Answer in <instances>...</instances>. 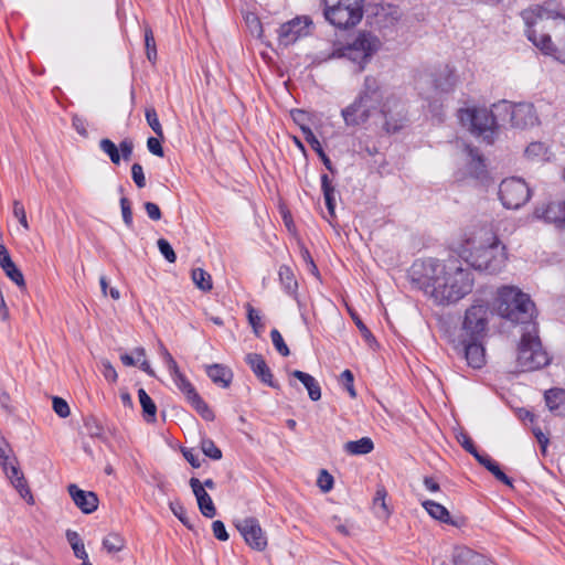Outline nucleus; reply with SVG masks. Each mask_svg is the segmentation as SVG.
<instances>
[{
	"label": "nucleus",
	"instance_id": "60",
	"mask_svg": "<svg viewBox=\"0 0 565 565\" xmlns=\"http://www.w3.org/2000/svg\"><path fill=\"white\" fill-rule=\"evenodd\" d=\"M8 451H10L9 444L4 438H0V465L2 469H8L9 459H11Z\"/></svg>",
	"mask_w": 565,
	"mask_h": 565
},
{
	"label": "nucleus",
	"instance_id": "54",
	"mask_svg": "<svg viewBox=\"0 0 565 565\" xmlns=\"http://www.w3.org/2000/svg\"><path fill=\"white\" fill-rule=\"evenodd\" d=\"M489 467L487 468L499 481L507 486H512V480L509 478L500 468L497 461L488 462Z\"/></svg>",
	"mask_w": 565,
	"mask_h": 565
},
{
	"label": "nucleus",
	"instance_id": "37",
	"mask_svg": "<svg viewBox=\"0 0 565 565\" xmlns=\"http://www.w3.org/2000/svg\"><path fill=\"white\" fill-rule=\"evenodd\" d=\"M84 427L86 433L92 438L104 439L105 438V429L102 422L94 415H89L84 419Z\"/></svg>",
	"mask_w": 565,
	"mask_h": 565
},
{
	"label": "nucleus",
	"instance_id": "33",
	"mask_svg": "<svg viewBox=\"0 0 565 565\" xmlns=\"http://www.w3.org/2000/svg\"><path fill=\"white\" fill-rule=\"evenodd\" d=\"M524 153L529 160L541 162V161L548 160L550 152H548V148L545 143L535 141V142H531L526 147Z\"/></svg>",
	"mask_w": 565,
	"mask_h": 565
},
{
	"label": "nucleus",
	"instance_id": "3",
	"mask_svg": "<svg viewBox=\"0 0 565 565\" xmlns=\"http://www.w3.org/2000/svg\"><path fill=\"white\" fill-rule=\"evenodd\" d=\"M425 274L420 285L426 295L438 305L455 303L471 292L473 277L469 267L458 258L445 262L428 259L424 263Z\"/></svg>",
	"mask_w": 565,
	"mask_h": 565
},
{
	"label": "nucleus",
	"instance_id": "51",
	"mask_svg": "<svg viewBox=\"0 0 565 565\" xmlns=\"http://www.w3.org/2000/svg\"><path fill=\"white\" fill-rule=\"evenodd\" d=\"M158 248L162 256L169 262L174 263L177 260V255L170 245V243L164 238H159L157 242Z\"/></svg>",
	"mask_w": 565,
	"mask_h": 565
},
{
	"label": "nucleus",
	"instance_id": "30",
	"mask_svg": "<svg viewBox=\"0 0 565 565\" xmlns=\"http://www.w3.org/2000/svg\"><path fill=\"white\" fill-rule=\"evenodd\" d=\"M321 190L323 192L328 213L332 218L335 216V189L332 185L330 178L326 173L321 175Z\"/></svg>",
	"mask_w": 565,
	"mask_h": 565
},
{
	"label": "nucleus",
	"instance_id": "34",
	"mask_svg": "<svg viewBox=\"0 0 565 565\" xmlns=\"http://www.w3.org/2000/svg\"><path fill=\"white\" fill-rule=\"evenodd\" d=\"M193 284L202 291L212 290L213 282L211 275L203 268H194L191 273Z\"/></svg>",
	"mask_w": 565,
	"mask_h": 565
},
{
	"label": "nucleus",
	"instance_id": "13",
	"mask_svg": "<svg viewBox=\"0 0 565 565\" xmlns=\"http://www.w3.org/2000/svg\"><path fill=\"white\" fill-rule=\"evenodd\" d=\"M236 527L244 537L246 544L253 550L264 551L266 548L267 536L256 518L249 516L239 520L236 523Z\"/></svg>",
	"mask_w": 565,
	"mask_h": 565
},
{
	"label": "nucleus",
	"instance_id": "11",
	"mask_svg": "<svg viewBox=\"0 0 565 565\" xmlns=\"http://www.w3.org/2000/svg\"><path fill=\"white\" fill-rule=\"evenodd\" d=\"M459 119L463 125L469 124L472 132L484 138H489L495 127V117L487 108L460 109Z\"/></svg>",
	"mask_w": 565,
	"mask_h": 565
},
{
	"label": "nucleus",
	"instance_id": "25",
	"mask_svg": "<svg viewBox=\"0 0 565 565\" xmlns=\"http://www.w3.org/2000/svg\"><path fill=\"white\" fill-rule=\"evenodd\" d=\"M544 399L548 409L557 415H565V390L550 388L544 394Z\"/></svg>",
	"mask_w": 565,
	"mask_h": 565
},
{
	"label": "nucleus",
	"instance_id": "38",
	"mask_svg": "<svg viewBox=\"0 0 565 565\" xmlns=\"http://www.w3.org/2000/svg\"><path fill=\"white\" fill-rule=\"evenodd\" d=\"M66 539H67V542L70 543V545L72 546L74 555L77 558H87L88 554L85 550V545H84L79 534L76 531L67 530Z\"/></svg>",
	"mask_w": 565,
	"mask_h": 565
},
{
	"label": "nucleus",
	"instance_id": "26",
	"mask_svg": "<svg viewBox=\"0 0 565 565\" xmlns=\"http://www.w3.org/2000/svg\"><path fill=\"white\" fill-rule=\"evenodd\" d=\"M302 132L305 135L306 141L310 145L312 150L319 156L321 159L323 166L329 170L331 173H335L337 170L333 167L330 158L326 154L320 141L316 137V135L312 132V130L308 127H302Z\"/></svg>",
	"mask_w": 565,
	"mask_h": 565
},
{
	"label": "nucleus",
	"instance_id": "57",
	"mask_svg": "<svg viewBox=\"0 0 565 565\" xmlns=\"http://www.w3.org/2000/svg\"><path fill=\"white\" fill-rule=\"evenodd\" d=\"M13 214L19 220L20 224L29 230V223L26 220V214L23 204L20 201L13 202Z\"/></svg>",
	"mask_w": 565,
	"mask_h": 565
},
{
	"label": "nucleus",
	"instance_id": "47",
	"mask_svg": "<svg viewBox=\"0 0 565 565\" xmlns=\"http://www.w3.org/2000/svg\"><path fill=\"white\" fill-rule=\"evenodd\" d=\"M145 46L148 60L154 62L157 58V49L154 36L150 28L145 29Z\"/></svg>",
	"mask_w": 565,
	"mask_h": 565
},
{
	"label": "nucleus",
	"instance_id": "14",
	"mask_svg": "<svg viewBox=\"0 0 565 565\" xmlns=\"http://www.w3.org/2000/svg\"><path fill=\"white\" fill-rule=\"evenodd\" d=\"M310 20L307 17H297L286 23H282L278 29V41L282 46L294 44L299 38L308 34V26Z\"/></svg>",
	"mask_w": 565,
	"mask_h": 565
},
{
	"label": "nucleus",
	"instance_id": "17",
	"mask_svg": "<svg viewBox=\"0 0 565 565\" xmlns=\"http://www.w3.org/2000/svg\"><path fill=\"white\" fill-rule=\"evenodd\" d=\"M534 216L557 226L565 224V200L550 202L535 207Z\"/></svg>",
	"mask_w": 565,
	"mask_h": 565
},
{
	"label": "nucleus",
	"instance_id": "2",
	"mask_svg": "<svg viewBox=\"0 0 565 565\" xmlns=\"http://www.w3.org/2000/svg\"><path fill=\"white\" fill-rule=\"evenodd\" d=\"M525 35L543 54L565 64V13L553 0L533 4L520 13Z\"/></svg>",
	"mask_w": 565,
	"mask_h": 565
},
{
	"label": "nucleus",
	"instance_id": "16",
	"mask_svg": "<svg viewBox=\"0 0 565 565\" xmlns=\"http://www.w3.org/2000/svg\"><path fill=\"white\" fill-rule=\"evenodd\" d=\"M6 476L10 480L11 484L17 489L20 493L21 498H23L29 504L34 503V499L32 492L29 488L28 481L24 478V475L20 470L18 460L15 457L9 459L8 469H3Z\"/></svg>",
	"mask_w": 565,
	"mask_h": 565
},
{
	"label": "nucleus",
	"instance_id": "28",
	"mask_svg": "<svg viewBox=\"0 0 565 565\" xmlns=\"http://www.w3.org/2000/svg\"><path fill=\"white\" fill-rule=\"evenodd\" d=\"M374 449V443L370 437H362L359 440H350L343 445V450L351 456L367 455Z\"/></svg>",
	"mask_w": 565,
	"mask_h": 565
},
{
	"label": "nucleus",
	"instance_id": "5",
	"mask_svg": "<svg viewBox=\"0 0 565 565\" xmlns=\"http://www.w3.org/2000/svg\"><path fill=\"white\" fill-rule=\"evenodd\" d=\"M497 308L501 317L515 323L530 322L535 310L529 295L513 286H503L498 289Z\"/></svg>",
	"mask_w": 565,
	"mask_h": 565
},
{
	"label": "nucleus",
	"instance_id": "35",
	"mask_svg": "<svg viewBox=\"0 0 565 565\" xmlns=\"http://www.w3.org/2000/svg\"><path fill=\"white\" fill-rule=\"evenodd\" d=\"M175 386L184 394L186 401L198 392L185 375L178 369L177 373H170Z\"/></svg>",
	"mask_w": 565,
	"mask_h": 565
},
{
	"label": "nucleus",
	"instance_id": "31",
	"mask_svg": "<svg viewBox=\"0 0 565 565\" xmlns=\"http://www.w3.org/2000/svg\"><path fill=\"white\" fill-rule=\"evenodd\" d=\"M278 276L282 288L286 294L295 297L298 290V282L294 275L292 269L287 265H281L278 270Z\"/></svg>",
	"mask_w": 565,
	"mask_h": 565
},
{
	"label": "nucleus",
	"instance_id": "27",
	"mask_svg": "<svg viewBox=\"0 0 565 565\" xmlns=\"http://www.w3.org/2000/svg\"><path fill=\"white\" fill-rule=\"evenodd\" d=\"M291 375L299 380L308 391L311 401H319L321 398V387L317 380L310 374L295 370Z\"/></svg>",
	"mask_w": 565,
	"mask_h": 565
},
{
	"label": "nucleus",
	"instance_id": "39",
	"mask_svg": "<svg viewBox=\"0 0 565 565\" xmlns=\"http://www.w3.org/2000/svg\"><path fill=\"white\" fill-rule=\"evenodd\" d=\"M99 148L105 152L114 164H119L121 157L119 147H117L110 139L104 138L99 141Z\"/></svg>",
	"mask_w": 565,
	"mask_h": 565
},
{
	"label": "nucleus",
	"instance_id": "12",
	"mask_svg": "<svg viewBox=\"0 0 565 565\" xmlns=\"http://www.w3.org/2000/svg\"><path fill=\"white\" fill-rule=\"evenodd\" d=\"M430 82L438 93H450L455 89L458 83V76L454 67L449 64L439 65L436 70L429 73H423L417 79V85Z\"/></svg>",
	"mask_w": 565,
	"mask_h": 565
},
{
	"label": "nucleus",
	"instance_id": "63",
	"mask_svg": "<svg viewBox=\"0 0 565 565\" xmlns=\"http://www.w3.org/2000/svg\"><path fill=\"white\" fill-rule=\"evenodd\" d=\"M351 317L355 323V326L358 327V329L360 330L362 337L366 340V341H370V340H374V337L372 335L371 331L367 329V327L362 322V320L359 318V316L354 315V313H351Z\"/></svg>",
	"mask_w": 565,
	"mask_h": 565
},
{
	"label": "nucleus",
	"instance_id": "55",
	"mask_svg": "<svg viewBox=\"0 0 565 565\" xmlns=\"http://www.w3.org/2000/svg\"><path fill=\"white\" fill-rule=\"evenodd\" d=\"M131 178L139 189L146 186V178L142 166L140 163H134L131 166Z\"/></svg>",
	"mask_w": 565,
	"mask_h": 565
},
{
	"label": "nucleus",
	"instance_id": "62",
	"mask_svg": "<svg viewBox=\"0 0 565 565\" xmlns=\"http://www.w3.org/2000/svg\"><path fill=\"white\" fill-rule=\"evenodd\" d=\"M458 443L461 445V447L468 451L469 454L473 455L476 451H477V448L472 441V439L470 438L469 435H467L466 433H461L458 437Z\"/></svg>",
	"mask_w": 565,
	"mask_h": 565
},
{
	"label": "nucleus",
	"instance_id": "53",
	"mask_svg": "<svg viewBox=\"0 0 565 565\" xmlns=\"http://www.w3.org/2000/svg\"><path fill=\"white\" fill-rule=\"evenodd\" d=\"M52 403H53L54 412L61 418H66L67 416H70V413H71L70 406L65 399H63L62 397L55 396V397H53Z\"/></svg>",
	"mask_w": 565,
	"mask_h": 565
},
{
	"label": "nucleus",
	"instance_id": "8",
	"mask_svg": "<svg viewBox=\"0 0 565 565\" xmlns=\"http://www.w3.org/2000/svg\"><path fill=\"white\" fill-rule=\"evenodd\" d=\"M326 20L338 29H351L363 18L364 0H323Z\"/></svg>",
	"mask_w": 565,
	"mask_h": 565
},
{
	"label": "nucleus",
	"instance_id": "44",
	"mask_svg": "<svg viewBox=\"0 0 565 565\" xmlns=\"http://www.w3.org/2000/svg\"><path fill=\"white\" fill-rule=\"evenodd\" d=\"M2 269L7 277H9L20 289L25 288L24 276L13 262L8 267Z\"/></svg>",
	"mask_w": 565,
	"mask_h": 565
},
{
	"label": "nucleus",
	"instance_id": "58",
	"mask_svg": "<svg viewBox=\"0 0 565 565\" xmlns=\"http://www.w3.org/2000/svg\"><path fill=\"white\" fill-rule=\"evenodd\" d=\"M160 139L161 138H159L158 136L149 137L147 140V148L152 154L163 157L164 152Z\"/></svg>",
	"mask_w": 565,
	"mask_h": 565
},
{
	"label": "nucleus",
	"instance_id": "29",
	"mask_svg": "<svg viewBox=\"0 0 565 565\" xmlns=\"http://www.w3.org/2000/svg\"><path fill=\"white\" fill-rule=\"evenodd\" d=\"M423 508L427 511V513L434 518L446 524H455L450 518L449 511L440 503L435 502L433 500H425L422 503Z\"/></svg>",
	"mask_w": 565,
	"mask_h": 565
},
{
	"label": "nucleus",
	"instance_id": "59",
	"mask_svg": "<svg viewBox=\"0 0 565 565\" xmlns=\"http://www.w3.org/2000/svg\"><path fill=\"white\" fill-rule=\"evenodd\" d=\"M212 531L214 536L220 541H227L228 540V533L225 529V525L222 521L216 520L212 523Z\"/></svg>",
	"mask_w": 565,
	"mask_h": 565
},
{
	"label": "nucleus",
	"instance_id": "45",
	"mask_svg": "<svg viewBox=\"0 0 565 565\" xmlns=\"http://www.w3.org/2000/svg\"><path fill=\"white\" fill-rule=\"evenodd\" d=\"M170 510L172 513L180 520V522L185 525L188 529H192V524L188 516L186 509L180 501H171L169 503Z\"/></svg>",
	"mask_w": 565,
	"mask_h": 565
},
{
	"label": "nucleus",
	"instance_id": "10",
	"mask_svg": "<svg viewBox=\"0 0 565 565\" xmlns=\"http://www.w3.org/2000/svg\"><path fill=\"white\" fill-rule=\"evenodd\" d=\"M530 196V188L521 178H508L500 183L499 198L507 209H520Z\"/></svg>",
	"mask_w": 565,
	"mask_h": 565
},
{
	"label": "nucleus",
	"instance_id": "4",
	"mask_svg": "<svg viewBox=\"0 0 565 565\" xmlns=\"http://www.w3.org/2000/svg\"><path fill=\"white\" fill-rule=\"evenodd\" d=\"M382 42L372 32L361 31L347 44L335 42L332 46L330 57H345L356 65L359 73L363 72L372 57L380 51Z\"/></svg>",
	"mask_w": 565,
	"mask_h": 565
},
{
	"label": "nucleus",
	"instance_id": "18",
	"mask_svg": "<svg viewBox=\"0 0 565 565\" xmlns=\"http://www.w3.org/2000/svg\"><path fill=\"white\" fill-rule=\"evenodd\" d=\"M461 345L468 365L473 369H481L486 363V354L482 340L462 338Z\"/></svg>",
	"mask_w": 565,
	"mask_h": 565
},
{
	"label": "nucleus",
	"instance_id": "41",
	"mask_svg": "<svg viewBox=\"0 0 565 565\" xmlns=\"http://www.w3.org/2000/svg\"><path fill=\"white\" fill-rule=\"evenodd\" d=\"M246 310H247L248 323L252 326L255 335L259 337L260 332H262V330L264 328V324L262 322V316H260L259 311H257L249 303H247Z\"/></svg>",
	"mask_w": 565,
	"mask_h": 565
},
{
	"label": "nucleus",
	"instance_id": "56",
	"mask_svg": "<svg viewBox=\"0 0 565 565\" xmlns=\"http://www.w3.org/2000/svg\"><path fill=\"white\" fill-rule=\"evenodd\" d=\"M160 353L161 356L167 365V369L169 373H177L178 372V364L173 356L170 354V352L167 350V348L163 344H160Z\"/></svg>",
	"mask_w": 565,
	"mask_h": 565
},
{
	"label": "nucleus",
	"instance_id": "32",
	"mask_svg": "<svg viewBox=\"0 0 565 565\" xmlns=\"http://www.w3.org/2000/svg\"><path fill=\"white\" fill-rule=\"evenodd\" d=\"M138 397L142 407V414L147 423H154L157 419V406L143 388H139Z\"/></svg>",
	"mask_w": 565,
	"mask_h": 565
},
{
	"label": "nucleus",
	"instance_id": "15",
	"mask_svg": "<svg viewBox=\"0 0 565 565\" xmlns=\"http://www.w3.org/2000/svg\"><path fill=\"white\" fill-rule=\"evenodd\" d=\"M466 150L468 161L465 169L458 172L457 180L463 181L471 178L476 181H483L488 174L483 157L479 153L477 148L471 146H467Z\"/></svg>",
	"mask_w": 565,
	"mask_h": 565
},
{
	"label": "nucleus",
	"instance_id": "1",
	"mask_svg": "<svg viewBox=\"0 0 565 565\" xmlns=\"http://www.w3.org/2000/svg\"><path fill=\"white\" fill-rule=\"evenodd\" d=\"M376 109H380L384 117V128L387 132L398 131L408 121L405 104L393 94L384 96L379 79L369 75L364 78L358 97L342 109L341 115L347 126H360L365 124Z\"/></svg>",
	"mask_w": 565,
	"mask_h": 565
},
{
	"label": "nucleus",
	"instance_id": "9",
	"mask_svg": "<svg viewBox=\"0 0 565 565\" xmlns=\"http://www.w3.org/2000/svg\"><path fill=\"white\" fill-rule=\"evenodd\" d=\"M489 321V307L482 301L472 303L465 313L461 338L482 340Z\"/></svg>",
	"mask_w": 565,
	"mask_h": 565
},
{
	"label": "nucleus",
	"instance_id": "64",
	"mask_svg": "<svg viewBox=\"0 0 565 565\" xmlns=\"http://www.w3.org/2000/svg\"><path fill=\"white\" fill-rule=\"evenodd\" d=\"M145 210L147 212V215L152 221H159L161 218V211L160 207L153 203V202H146L145 203Z\"/></svg>",
	"mask_w": 565,
	"mask_h": 565
},
{
	"label": "nucleus",
	"instance_id": "46",
	"mask_svg": "<svg viewBox=\"0 0 565 565\" xmlns=\"http://www.w3.org/2000/svg\"><path fill=\"white\" fill-rule=\"evenodd\" d=\"M387 491L383 486H380L376 489L375 497L373 499V503L375 507H380L382 509V516L388 518L392 511L388 509L386 504Z\"/></svg>",
	"mask_w": 565,
	"mask_h": 565
},
{
	"label": "nucleus",
	"instance_id": "23",
	"mask_svg": "<svg viewBox=\"0 0 565 565\" xmlns=\"http://www.w3.org/2000/svg\"><path fill=\"white\" fill-rule=\"evenodd\" d=\"M536 120L534 108L531 104H519L511 113V121L514 126L524 128Z\"/></svg>",
	"mask_w": 565,
	"mask_h": 565
},
{
	"label": "nucleus",
	"instance_id": "42",
	"mask_svg": "<svg viewBox=\"0 0 565 565\" xmlns=\"http://www.w3.org/2000/svg\"><path fill=\"white\" fill-rule=\"evenodd\" d=\"M125 546L124 539L118 534H109L103 540V547L108 553L120 552Z\"/></svg>",
	"mask_w": 565,
	"mask_h": 565
},
{
	"label": "nucleus",
	"instance_id": "49",
	"mask_svg": "<svg viewBox=\"0 0 565 565\" xmlns=\"http://www.w3.org/2000/svg\"><path fill=\"white\" fill-rule=\"evenodd\" d=\"M334 479L333 477L324 469L320 470L317 484L320 490L324 493L329 492L333 488Z\"/></svg>",
	"mask_w": 565,
	"mask_h": 565
},
{
	"label": "nucleus",
	"instance_id": "43",
	"mask_svg": "<svg viewBox=\"0 0 565 565\" xmlns=\"http://www.w3.org/2000/svg\"><path fill=\"white\" fill-rule=\"evenodd\" d=\"M201 449L206 457L213 460H220L222 458V450L210 438H203L201 440Z\"/></svg>",
	"mask_w": 565,
	"mask_h": 565
},
{
	"label": "nucleus",
	"instance_id": "24",
	"mask_svg": "<svg viewBox=\"0 0 565 565\" xmlns=\"http://www.w3.org/2000/svg\"><path fill=\"white\" fill-rule=\"evenodd\" d=\"M484 556L468 548L458 547L452 555V565H484Z\"/></svg>",
	"mask_w": 565,
	"mask_h": 565
},
{
	"label": "nucleus",
	"instance_id": "7",
	"mask_svg": "<svg viewBox=\"0 0 565 565\" xmlns=\"http://www.w3.org/2000/svg\"><path fill=\"white\" fill-rule=\"evenodd\" d=\"M516 363L522 372L540 370L550 363V356L542 347L535 324L529 326L522 333Z\"/></svg>",
	"mask_w": 565,
	"mask_h": 565
},
{
	"label": "nucleus",
	"instance_id": "61",
	"mask_svg": "<svg viewBox=\"0 0 565 565\" xmlns=\"http://www.w3.org/2000/svg\"><path fill=\"white\" fill-rule=\"evenodd\" d=\"M134 151V142L126 138L119 143V153L124 160H129Z\"/></svg>",
	"mask_w": 565,
	"mask_h": 565
},
{
	"label": "nucleus",
	"instance_id": "40",
	"mask_svg": "<svg viewBox=\"0 0 565 565\" xmlns=\"http://www.w3.org/2000/svg\"><path fill=\"white\" fill-rule=\"evenodd\" d=\"M145 116H146L147 124L153 130L156 136H158L159 138H163V129L159 121V118H158L154 107H152V106L147 107L145 110Z\"/></svg>",
	"mask_w": 565,
	"mask_h": 565
},
{
	"label": "nucleus",
	"instance_id": "6",
	"mask_svg": "<svg viewBox=\"0 0 565 565\" xmlns=\"http://www.w3.org/2000/svg\"><path fill=\"white\" fill-rule=\"evenodd\" d=\"M480 232L483 234L482 237H487L488 244L475 247L470 252L471 266L491 275L498 274L505 267L508 259L505 246L491 230L482 228Z\"/></svg>",
	"mask_w": 565,
	"mask_h": 565
},
{
	"label": "nucleus",
	"instance_id": "20",
	"mask_svg": "<svg viewBox=\"0 0 565 565\" xmlns=\"http://www.w3.org/2000/svg\"><path fill=\"white\" fill-rule=\"evenodd\" d=\"M245 361L253 371V373L264 384L274 388L278 387V384L274 381V375L263 355L258 353H248L245 358Z\"/></svg>",
	"mask_w": 565,
	"mask_h": 565
},
{
	"label": "nucleus",
	"instance_id": "50",
	"mask_svg": "<svg viewBox=\"0 0 565 565\" xmlns=\"http://www.w3.org/2000/svg\"><path fill=\"white\" fill-rule=\"evenodd\" d=\"M354 376L350 370H344L340 375V383L347 390L349 395L354 398L356 396V392L353 385Z\"/></svg>",
	"mask_w": 565,
	"mask_h": 565
},
{
	"label": "nucleus",
	"instance_id": "21",
	"mask_svg": "<svg viewBox=\"0 0 565 565\" xmlns=\"http://www.w3.org/2000/svg\"><path fill=\"white\" fill-rule=\"evenodd\" d=\"M189 483L196 498L200 512L205 518H214L216 515V508L210 494L204 489V486H202V482L198 478H191Z\"/></svg>",
	"mask_w": 565,
	"mask_h": 565
},
{
	"label": "nucleus",
	"instance_id": "19",
	"mask_svg": "<svg viewBox=\"0 0 565 565\" xmlns=\"http://www.w3.org/2000/svg\"><path fill=\"white\" fill-rule=\"evenodd\" d=\"M67 491L75 505L85 514L93 513L98 508V498L92 491H84L76 484H70Z\"/></svg>",
	"mask_w": 565,
	"mask_h": 565
},
{
	"label": "nucleus",
	"instance_id": "52",
	"mask_svg": "<svg viewBox=\"0 0 565 565\" xmlns=\"http://www.w3.org/2000/svg\"><path fill=\"white\" fill-rule=\"evenodd\" d=\"M120 207H121V214L124 223L128 228H132V210L130 201L127 198L120 199Z\"/></svg>",
	"mask_w": 565,
	"mask_h": 565
},
{
	"label": "nucleus",
	"instance_id": "48",
	"mask_svg": "<svg viewBox=\"0 0 565 565\" xmlns=\"http://www.w3.org/2000/svg\"><path fill=\"white\" fill-rule=\"evenodd\" d=\"M270 339L275 349L282 355L288 356L290 354L288 345L285 343L281 333L277 329L270 331Z\"/></svg>",
	"mask_w": 565,
	"mask_h": 565
},
{
	"label": "nucleus",
	"instance_id": "22",
	"mask_svg": "<svg viewBox=\"0 0 565 565\" xmlns=\"http://www.w3.org/2000/svg\"><path fill=\"white\" fill-rule=\"evenodd\" d=\"M206 374L217 386L227 388L233 381V371L223 364L214 363L206 366Z\"/></svg>",
	"mask_w": 565,
	"mask_h": 565
},
{
	"label": "nucleus",
	"instance_id": "36",
	"mask_svg": "<svg viewBox=\"0 0 565 565\" xmlns=\"http://www.w3.org/2000/svg\"><path fill=\"white\" fill-rule=\"evenodd\" d=\"M191 406L200 414V416L207 420L212 422L215 418L213 411L209 407V405L202 399V397L196 393L192 397L188 399Z\"/></svg>",
	"mask_w": 565,
	"mask_h": 565
}]
</instances>
